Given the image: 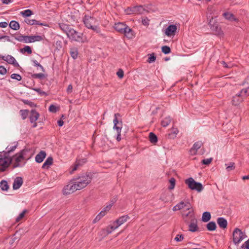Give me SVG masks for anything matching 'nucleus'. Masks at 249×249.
I'll return each mask as SVG.
<instances>
[{
    "label": "nucleus",
    "instance_id": "e433bc0d",
    "mask_svg": "<svg viewBox=\"0 0 249 249\" xmlns=\"http://www.w3.org/2000/svg\"><path fill=\"white\" fill-rule=\"evenodd\" d=\"M226 166V170L228 172L233 170L235 168V163L233 162H231L229 164H225Z\"/></svg>",
    "mask_w": 249,
    "mask_h": 249
},
{
    "label": "nucleus",
    "instance_id": "f704fd0d",
    "mask_svg": "<svg viewBox=\"0 0 249 249\" xmlns=\"http://www.w3.org/2000/svg\"><path fill=\"white\" fill-rule=\"evenodd\" d=\"M171 118L170 117H167L165 118L161 123V125L163 127L167 126L171 122Z\"/></svg>",
    "mask_w": 249,
    "mask_h": 249
},
{
    "label": "nucleus",
    "instance_id": "f03ea898",
    "mask_svg": "<svg viewBox=\"0 0 249 249\" xmlns=\"http://www.w3.org/2000/svg\"><path fill=\"white\" fill-rule=\"evenodd\" d=\"M83 21L85 26L88 29H91L97 34L101 36L104 35L101 34V30L99 25H96L97 20L95 18L88 15H85L83 18Z\"/></svg>",
    "mask_w": 249,
    "mask_h": 249
},
{
    "label": "nucleus",
    "instance_id": "c03bdc74",
    "mask_svg": "<svg viewBox=\"0 0 249 249\" xmlns=\"http://www.w3.org/2000/svg\"><path fill=\"white\" fill-rule=\"evenodd\" d=\"M32 62L34 64V66H35V67H39L40 69V70L43 71V72H44L45 71V69L44 68H43V67L36 60H32Z\"/></svg>",
    "mask_w": 249,
    "mask_h": 249
},
{
    "label": "nucleus",
    "instance_id": "39448f33",
    "mask_svg": "<svg viewBox=\"0 0 249 249\" xmlns=\"http://www.w3.org/2000/svg\"><path fill=\"white\" fill-rule=\"evenodd\" d=\"M0 154V172H4L13 161L12 157H9L5 154Z\"/></svg>",
    "mask_w": 249,
    "mask_h": 249
},
{
    "label": "nucleus",
    "instance_id": "5701e85b",
    "mask_svg": "<svg viewBox=\"0 0 249 249\" xmlns=\"http://www.w3.org/2000/svg\"><path fill=\"white\" fill-rule=\"evenodd\" d=\"M131 9L132 12L134 13V14H142L145 11L143 6L141 5L134 6L132 7Z\"/></svg>",
    "mask_w": 249,
    "mask_h": 249
},
{
    "label": "nucleus",
    "instance_id": "aec40b11",
    "mask_svg": "<svg viewBox=\"0 0 249 249\" xmlns=\"http://www.w3.org/2000/svg\"><path fill=\"white\" fill-rule=\"evenodd\" d=\"M129 218V217L127 215H125L120 217L119 218L116 219L113 223L114 224H117L118 226H120L124 222H126Z\"/></svg>",
    "mask_w": 249,
    "mask_h": 249
},
{
    "label": "nucleus",
    "instance_id": "864d4df0",
    "mask_svg": "<svg viewBox=\"0 0 249 249\" xmlns=\"http://www.w3.org/2000/svg\"><path fill=\"white\" fill-rule=\"evenodd\" d=\"M49 110L51 112L55 113L57 111V108L55 106L51 105L49 107Z\"/></svg>",
    "mask_w": 249,
    "mask_h": 249
},
{
    "label": "nucleus",
    "instance_id": "052dcab7",
    "mask_svg": "<svg viewBox=\"0 0 249 249\" xmlns=\"http://www.w3.org/2000/svg\"><path fill=\"white\" fill-rule=\"evenodd\" d=\"M117 75L120 78H122L124 77V71L122 69H119L117 72Z\"/></svg>",
    "mask_w": 249,
    "mask_h": 249
},
{
    "label": "nucleus",
    "instance_id": "79ce46f5",
    "mask_svg": "<svg viewBox=\"0 0 249 249\" xmlns=\"http://www.w3.org/2000/svg\"><path fill=\"white\" fill-rule=\"evenodd\" d=\"M161 51L162 52L165 54H169L171 52L170 48L167 46H162L161 48Z\"/></svg>",
    "mask_w": 249,
    "mask_h": 249
},
{
    "label": "nucleus",
    "instance_id": "09e8293b",
    "mask_svg": "<svg viewBox=\"0 0 249 249\" xmlns=\"http://www.w3.org/2000/svg\"><path fill=\"white\" fill-rule=\"evenodd\" d=\"M156 56L154 53H152L149 55L148 58L147 62L149 63L154 62L156 60Z\"/></svg>",
    "mask_w": 249,
    "mask_h": 249
},
{
    "label": "nucleus",
    "instance_id": "de8ad7c7",
    "mask_svg": "<svg viewBox=\"0 0 249 249\" xmlns=\"http://www.w3.org/2000/svg\"><path fill=\"white\" fill-rule=\"evenodd\" d=\"M11 78L13 79H16L18 81H20L22 77L20 75L17 73H13L11 75Z\"/></svg>",
    "mask_w": 249,
    "mask_h": 249
},
{
    "label": "nucleus",
    "instance_id": "13d9d810",
    "mask_svg": "<svg viewBox=\"0 0 249 249\" xmlns=\"http://www.w3.org/2000/svg\"><path fill=\"white\" fill-rule=\"evenodd\" d=\"M183 239V235L182 234H178L175 238V240L177 242L181 241Z\"/></svg>",
    "mask_w": 249,
    "mask_h": 249
},
{
    "label": "nucleus",
    "instance_id": "dca6fc26",
    "mask_svg": "<svg viewBox=\"0 0 249 249\" xmlns=\"http://www.w3.org/2000/svg\"><path fill=\"white\" fill-rule=\"evenodd\" d=\"M243 101V97L240 93H237L235 95L233 96L232 100V103L233 105L238 106Z\"/></svg>",
    "mask_w": 249,
    "mask_h": 249
},
{
    "label": "nucleus",
    "instance_id": "774afa93",
    "mask_svg": "<svg viewBox=\"0 0 249 249\" xmlns=\"http://www.w3.org/2000/svg\"><path fill=\"white\" fill-rule=\"evenodd\" d=\"M108 227L110 229V230H111L112 231H113L114 230L116 229L117 228H118L119 226H118V225L117 224H114L113 226H110Z\"/></svg>",
    "mask_w": 249,
    "mask_h": 249
},
{
    "label": "nucleus",
    "instance_id": "4be33fe9",
    "mask_svg": "<svg viewBox=\"0 0 249 249\" xmlns=\"http://www.w3.org/2000/svg\"><path fill=\"white\" fill-rule=\"evenodd\" d=\"M39 114L36 110L32 109L31 111V114L29 117L30 121L31 123H35L39 118Z\"/></svg>",
    "mask_w": 249,
    "mask_h": 249
},
{
    "label": "nucleus",
    "instance_id": "c756f323",
    "mask_svg": "<svg viewBox=\"0 0 249 249\" xmlns=\"http://www.w3.org/2000/svg\"><path fill=\"white\" fill-rule=\"evenodd\" d=\"M25 22L31 25H43L44 24L43 23H39V21H37L36 19H26L25 20Z\"/></svg>",
    "mask_w": 249,
    "mask_h": 249
},
{
    "label": "nucleus",
    "instance_id": "2f4dec72",
    "mask_svg": "<svg viewBox=\"0 0 249 249\" xmlns=\"http://www.w3.org/2000/svg\"><path fill=\"white\" fill-rule=\"evenodd\" d=\"M149 140L152 143H155L158 142L157 136L153 132H150L149 134Z\"/></svg>",
    "mask_w": 249,
    "mask_h": 249
},
{
    "label": "nucleus",
    "instance_id": "412c9836",
    "mask_svg": "<svg viewBox=\"0 0 249 249\" xmlns=\"http://www.w3.org/2000/svg\"><path fill=\"white\" fill-rule=\"evenodd\" d=\"M46 156V153L44 151H40L36 156L35 160L37 163L42 162Z\"/></svg>",
    "mask_w": 249,
    "mask_h": 249
},
{
    "label": "nucleus",
    "instance_id": "603ef678",
    "mask_svg": "<svg viewBox=\"0 0 249 249\" xmlns=\"http://www.w3.org/2000/svg\"><path fill=\"white\" fill-rule=\"evenodd\" d=\"M81 165V163L79 162L76 161L75 164L74 165L73 167H72V170L70 172L71 174H72L74 171H76L79 166Z\"/></svg>",
    "mask_w": 249,
    "mask_h": 249
},
{
    "label": "nucleus",
    "instance_id": "f8f14e48",
    "mask_svg": "<svg viewBox=\"0 0 249 249\" xmlns=\"http://www.w3.org/2000/svg\"><path fill=\"white\" fill-rule=\"evenodd\" d=\"M1 58L2 59V60L6 61L8 63L12 64L14 65L15 67H19L18 63L17 62L15 58L10 55H7L6 56H1Z\"/></svg>",
    "mask_w": 249,
    "mask_h": 249
},
{
    "label": "nucleus",
    "instance_id": "9b49d317",
    "mask_svg": "<svg viewBox=\"0 0 249 249\" xmlns=\"http://www.w3.org/2000/svg\"><path fill=\"white\" fill-rule=\"evenodd\" d=\"M208 18H211L209 21V25L210 26V28L212 31L215 32V34L218 35H220L221 34H223L222 31L221 30V29L220 27H219L217 24H212L213 20V18L212 17H211L210 16H209L208 17Z\"/></svg>",
    "mask_w": 249,
    "mask_h": 249
},
{
    "label": "nucleus",
    "instance_id": "9d476101",
    "mask_svg": "<svg viewBox=\"0 0 249 249\" xmlns=\"http://www.w3.org/2000/svg\"><path fill=\"white\" fill-rule=\"evenodd\" d=\"M118 116H120V114L119 113H115L114 114V118L113 120V129L116 130L117 133H121L122 128V122L120 121L119 122L117 119Z\"/></svg>",
    "mask_w": 249,
    "mask_h": 249
},
{
    "label": "nucleus",
    "instance_id": "4c0bfd02",
    "mask_svg": "<svg viewBox=\"0 0 249 249\" xmlns=\"http://www.w3.org/2000/svg\"><path fill=\"white\" fill-rule=\"evenodd\" d=\"M33 13L32 10L30 9L25 10L20 12V14L24 17H28L33 15Z\"/></svg>",
    "mask_w": 249,
    "mask_h": 249
},
{
    "label": "nucleus",
    "instance_id": "ddd939ff",
    "mask_svg": "<svg viewBox=\"0 0 249 249\" xmlns=\"http://www.w3.org/2000/svg\"><path fill=\"white\" fill-rule=\"evenodd\" d=\"M18 146V143H14L12 145H9L6 148L5 151H3L1 153L6 155L9 157H12L10 154L13 152Z\"/></svg>",
    "mask_w": 249,
    "mask_h": 249
},
{
    "label": "nucleus",
    "instance_id": "4d7b16f0",
    "mask_svg": "<svg viewBox=\"0 0 249 249\" xmlns=\"http://www.w3.org/2000/svg\"><path fill=\"white\" fill-rule=\"evenodd\" d=\"M34 90L37 92L40 95H47V94L45 91L41 90L40 89L36 88L34 89Z\"/></svg>",
    "mask_w": 249,
    "mask_h": 249
},
{
    "label": "nucleus",
    "instance_id": "7c9ffc66",
    "mask_svg": "<svg viewBox=\"0 0 249 249\" xmlns=\"http://www.w3.org/2000/svg\"><path fill=\"white\" fill-rule=\"evenodd\" d=\"M211 218V213L209 212H205L203 213L202 216V220L204 222L209 221Z\"/></svg>",
    "mask_w": 249,
    "mask_h": 249
},
{
    "label": "nucleus",
    "instance_id": "f257e3e1",
    "mask_svg": "<svg viewBox=\"0 0 249 249\" xmlns=\"http://www.w3.org/2000/svg\"><path fill=\"white\" fill-rule=\"evenodd\" d=\"M92 178V175L91 173H86L83 174L78 177L73 178V181L75 183L77 188L81 190L86 187L89 184Z\"/></svg>",
    "mask_w": 249,
    "mask_h": 249
},
{
    "label": "nucleus",
    "instance_id": "473e14b6",
    "mask_svg": "<svg viewBox=\"0 0 249 249\" xmlns=\"http://www.w3.org/2000/svg\"><path fill=\"white\" fill-rule=\"evenodd\" d=\"M216 228V225L214 222L211 221L207 225V229L209 231H213L215 230Z\"/></svg>",
    "mask_w": 249,
    "mask_h": 249
},
{
    "label": "nucleus",
    "instance_id": "0eeeda50",
    "mask_svg": "<svg viewBox=\"0 0 249 249\" xmlns=\"http://www.w3.org/2000/svg\"><path fill=\"white\" fill-rule=\"evenodd\" d=\"M232 236L233 242L235 245H238L241 241L247 237L245 233L238 228L234 229L232 233Z\"/></svg>",
    "mask_w": 249,
    "mask_h": 249
},
{
    "label": "nucleus",
    "instance_id": "393cba45",
    "mask_svg": "<svg viewBox=\"0 0 249 249\" xmlns=\"http://www.w3.org/2000/svg\"><path fill=\"white\" fill-rule=\"evenodd\" d=\"M217 222L220 227L222 229H225L227 227V221L223 217H219L217 219Z\"/></svg>",
    "mask_w": 249,
    "mask_h": 249
},
{
    "label": "nucleus",
    "instance_id": "338daca9",
    "mask_svg": "<svg viewBox=\"0 0 249 249\" xmlns=\"http://www.w3.org/2000/svg\"><path fill=\"white\" fill-rule=\"evenodd\" d=\"M8 23L6 22H0V27L5 28L7 26Z\"/></svg>",
    "mask_w": 249,
    "mask_h": 249
},
{
    "label": "nucleus",
    "instance_id": "58836bf2",
    "mask_svg": "<svg viewBox=\"0 0 249 249\" xmlns=\"http://www.w3.org/2000/svg\"><path fill=\"white\" fill-rule=\"evenodd\" d=\"M20 52L25 53L27 52L28 54H31L32 53L31 48L29 46H26L20 50Z\"/></svg>",
    "mask_w": 249,
    "mask_h": 249
},
{
    "label": "nucleus",
    "instance_id": "8fccbe9b",
    "mask_svg": "<svg viewBox=\"0 0 249 249\" xmlns=\"http://www.w3.org/2000/svg\"><path fill=\"white\" fill-rule=\"evenodd\" d=\"M33 42L35 41H40L43 40V37L40 36H31Z\"/></svg>",
    "mask_w": 249,
    "mask_h": 249
},
{
    "label": "nucleus",
    "instance_id": "c85d7f7f",
    "mask_svg": "<svg viewBox=\"0 0 249 249\" xmlns=\"http://www.w3.org/2000/svg\"><path fill=\"white\" fill-rule=\"evenodd\" d=\"M59 26L60 29L63 31L67 35L70 30L71 29V28L68 25L64 23H59Z\"/></svg>",
    "mask_w": 249,
    "mask_h": 249
},
{
    "label": "nucleus",
    "instance_id": "c9c22d12",
    "mask_svg": "<svg viewBox=\"0 0 249 249\" xmlns=\"http://www.w3.org/2000/svg\"><path fill=\"white\" fill-rule=\"evenodd\" d=\"M0 188L2 191H7L9 186L6 180H3L0 182Z\"/></svg>",
    "mask_w": 249,
    "mask_h": 249
},
{
    "label": "nucleus",
    "instance_id": "e2e57ef3",
    "mask_svg": "<svg viewBox=\"0 0 249 249\" xmlns=\"http://www.w3.org/2000/svg\"><path fill=\"white\" fill-rule=\"evenodd\" d=\"M24 36H25L20 35L16 36L15 39L20 42L24 41Z\"/></svg>",
    "mask_w": 249,
    "mask_h": 249
},
{
    "label": "nucleus",
    "instance_id": "7ed1b4c3",
    "mask_svg": "<svg viewBox=\"0 0 249 249\" xmlns=\"http://www.w3.org/2000/svg\"><path fill=\"white\" fill-rule=\"evenodd\" d=\"M182 216L185 223H188L189 220L191 221L189 225V230L190 231L195 232L198 230L197 220L195 218L194 213H192V211H190L187 213H182Z\"/></svg>",
    "mask_w": 249,
    "mask_h": 249
},
{
    "label": "nucleus",
    "instance_id": "37998d69",
    "mask_svg": "<svg viewBox=\"0 0 249 249\" xmlns=\"http://www.w3.org/2000/svg\"><path fill=\"white\" fill-rule=\"evenodd\" d=\"M28 112L29 111L27 109L20 110V115L23 120H25L27 118L28 115Z\"/></svg>",
    "mask_w": 249,
    "mask_h": 249
},
{
    "label": "nucleus",
    "instance_id": "6ab92c4d",
    "mask_svg": "<svg viewBox=\"0 0 249 249\" xmlns=\"http://www.w3.org/2000/svg\"><path fill=\"white\" fill-rule=\"evenodd\" d=\"M178 207L179 208V210L186 208V210L189 211V212L190 211H192V213H194L193 210L191 206V205L188 202L185 203L183 201H181L178 204Z\"/></svg>",
    "mask_w": 249,
    "mask_h": 249
},
{
    "label": "nucleus",
    "instance_id": "b1692460",
    "mask_svg": "<svg viewBox=\"0 0 249 249\" xmlns=\"http://www.w3.org/2000/svg\"><path fill=\"white\" fill-rule=\"evenodd\" d=\"M126 25L124 23L119 22L115 24L114 29L118 32L123 33Z\"/></svg>",
    "mask_w": 249,
    "mask_h": 249
},
{
    "label": "nucleus",
    "instance_id": "a18cd8bd",
    "mask_svg": "<svg viewBox=\"0 0 249 249\" xmlns=\"http://www.w3.org/2000/svg\"><path fill=\"white\" fill-rule=\"evenodd\" d=\"M169 182L170 183V185L169 186L168 188L170 190H172L175 188L176 184V179L174 178H171L169 179Z\"/></svg>",
    "mask_w": 249,
    "mask_h": 249
},
{
    "label": "nucleus",
    "instance_id": "20e7f679",
    "mask_svg": "<svg viewBox=\"0 0 249 249\" xmlns=\"http://www.w3.org/2000/svg\"><path fill=\"white\" fill-rule=\"evenodd\" d=\"M185 183L188 188L192 190H196L198 192H201L204 187L200 182H196L192 178H189L185 180Z\"/></svg>",
    "mask_w": 249,
    "mask_h": 249
},
{
    "label": "nucleus",
    "instance_id": "6e6d98bb",
    "mask_svg": "<svg viewBox=\"0 0 249 249\" xmlns=\"http://www.w3.org/2000/svg\"><path fill=\"white\" fill-rule=\"evenodd\" d=\"M212 161V158L204 159L202 160V163L205 165H209Z\"/></svg>",
    "mask_w": 249,
    "mask_h": 249
},
{
    "label": "nucleus",
    "instance_id": "f3484780",
    "mask_svg": "<svg viewBox=\"0 0 249 249\" xmlns=\"http://www.w3.org/2000/svg\"><path fill=\"white\" fill-rule=\"evenodd\" d=\"M124 35L128 38L132 39L135 37L134 32L133 30L126 25L123 33Z\"/></svg>",
    "mask_w": 249,
    "mask_h": 249
},
{
    "label": "nucleus",
    "instance_id": "69168bd1",
    "mask_svg": "<svg viewBox=\"0 0 249 249\" xmlns=\"http://www.w3.org/2000/svg\"><path fill=\"white\" fill-rule=\"evenodd\" d=\"M111 204H108L106 206V207H105L103 209V211L107 213V212H108L111 208Z\"/></svg>",
    "mask_w": 249,
    "mask_h": 249
},
{
    "label": "nucleus",
    "instance_id": "6e6552de",
    "mask_svg": "<svg viewBox=\"0 0 249 249\" xmlns=\"http://www.w3.org/2000/svg\"><path fill=\"white\" fill-rule=\"evenodd\" d=\"M77 190H79L77 188L76 185L74 183L73 179H71L70 183L64 187L63 193L64 195H67L73 193Z\"/></svg>",
    "mask_w": 249,
    "mask_h": 249
},
{
    "label": "nucleus",
    "instance_id": "ea45409f",
    "mask_svg": "<svg viewBox=\"0 0 249 249\" xmlns=\"http://www.w3.org/2000/svg\"><path fill=\"white\" fill-rule=\"evenodd\" d=\"M239 93L243 97L249 96V87L247 88L242 89L239 91Z\"/></svg>",
    "mask_w": 249,
    "mask_h": 249
},
{
    "label": "nucleus",
    "instance_id": "5fc2aeb1",
    "mask_svg": "<svg viewBox=\"0 0 249 249\" xmlns=\"http://www.w3.org/2000/svg\"><path fill=\"white\" fill-rule=\"evenodd\" d=\"M31 36H25L24 41L25 43H31L33 42Z\"/></svg>",
    "mask_w": 249,
    "mask_h": 249
},
{
    "label": "nucleus",
    "instance_id": "cd10ccee",
    "mask_svg": "<svg viewBox=\"0 0 249 249\" xmlns=\"http://www.w3.org/2000/svg\"><path fill=\"white\" fill-rule=\"evenodd\" d=\"M9 26L12 29L14 30H18L19 29V24L18 22L15 20L11 21L10 22Z\"/></svg>",
    "mask_w": 249,
    "mask_h": 249
},
{
    "label": "nucleus",
    "instance_id": "0e129e2a",
    "mask_svg": "<svg viewBox=\"0 0 249 249\" xmlns=\"http://www.w3.org/2000/svg\"><path fill=\"white\" fill-rule=\"evenodd\" d=\"M23 102L26 104V105H29L30 107H34L35 105V104L32 102H31V101H29L28 100H23Z\"/></svg>",
    "mask_w": 249,
    "mask_h": 249
},
{
    "label": "nucleus",
    "instance_id": "72a5a7b5",
    "mask_svg": "<svg viewBox=\"0 0 249 249\" xmlns=\"http://www.w3.org/2000/svg\"><path fill=\"white\" fill-rule=\"evenodd\" d=\"M70 54L71 57L75 59L77 58L78 56V50L76 48H71L70 50Z\"/></svg>",
    "mask_w": 249,
    "mask_h": 249
},
{
    "label": "nucleus",
    "instance_id": "a19ab883",
    "mask_svg": "<svg viewBox=\"0 0 249 249\" xmlns=\"http://www.w3.org/2000/svg\"><path fill=\"white\" fill-rule=\"evenodd\" d=\"M27 212V210H24L22 213H21L16 218V221L18 222L21 219H22L25 216V213Z\"/></svg>",
    "mask_w": 249,
    "mask_h": 249
},
{
    "label": "nucleus",
    "instance_id": "bb28decb",
    "mask_svg": "<svg viewBox=\"0 0 249 249\" xmlns=\"http://www.w3.org/2000/svg\"><path fill=\"white\" fill-rule=\"evenodd\" d=\"M53 163V159L52 157H49L45 161L42 166L43 169H48L49 167Z\"/></svg>",
    "mask_w": 249,
    "mask_h": 249
},
{
    "label": "nucleus",
    "instance_id": "2eb2a0df",
    "mask_svg": "<svg viewBox=\"0 0 249 249\" xmlns=\"http://www.w3.org/2000/svg\"><path fill=\"white\" fill-rule=\"evenodd\" d=\"M203 145V142L201 141L196 142L191 148L190 152L191 155H195L196 154L197 150L199 149Z\"/></svg>",
    "mask_w": 249,
    "mask_h": 249
},
{
    "label": "nucleus",
    "instance_id": "4468645a",
    "mask_svg": "<svg viewBox=\"0 0 249 249\" xmlns=\"http://www.w3.org/2000/svg\"><path fill=\"white\" fill-rule=\"evenodd\" d=\"M177 27L175 25H170L166 29L165 34L168 36H174L177 32Z\"/></svg>",
    "mask_w": 249,
    "mask_h": 249
},
{
    "label": "nucleus",
    "instance_id": "a878e982",
    "mask_svg": "<svg viewBox=\"0 0 249 249\" xmlns=\"http://www.w3.org/2000/svg\"><path fill=\"white\" fill-rule=\"evenodd\" d=\"M223 16L227 20L230 21H238V19L235 18L233 14L229 12H225L223 14Z\"/></svg>",
    "mask_w": 249,
    "mask_h": 249
},
{
    "label": "nucleus",
    "instance_id": "423d86ee",
    "mask_svg": "<svg viewBox=\"0 0 249 249\" xmlns=\"http://www.w3.org/2000/svg\"><path fill=\"white\" fill-rule=\"evenodd\" d=\"M83 36L82 33H79L72 28L70 30L67 34V36L70 39L76 42H84L85 40L83 38Z\"/></svg>",
    "mask_w": 249,
    "mask_h": 249
},
{
    "label": "nucleus",
    "instance_id": "1a4fd4ad",
    "mask_svg": "<svg viewBox=\"0 0 249 249\" xmlns=\"http://www.w3.org/2000/svg\"><path fill=\"white\" fill-rule=\"evenodd\" d=\"M13 160H14V162L13 165V168H16L20 166V162L24 160L23 159V152L22 153H17L13 157Z\"/></svg>",
    "mask_w": 249,
    "mask_h": 249
},
{
    "label": "nucleus",
    "instance_id": "bf43d9fd",
    "mask_svg": "<svg viewBox=\"0 0 249 249\" xmlns=\"http://www.w3.org/2000/svg\"><path fill=\"white\" fill-rule=\"evenodd\" d=\"M7 70L3 66H0V74L4 75L6 73Z\"/></svg>",
    "mask_w": 249,
    "mask_h": 249
},
{
    "label": "nucleus",
    "instance_id": "680f3d73",
    "mask_svg": "<svg viewBox=\"0 0 249 249\" xmlns=\"http://www.w3.org/2000/svg\"><path fill=\"white\" fill-rule=\"evenodd\" d=\"M149 20L147 18H145L142 19V22L143 25L148 26L149 25Z\"/></svg>",
    "mask_w": 249,
    "mask_h": 249
},
{
    "label": "nucleus",
    "instance_id": "a211bd4d",
    "mask_svg": "<svg viewBox=\"0 0 249 249\" xmlns=\"http://www.w3.org/2000/svg\"><path fill=\"white\" fill-rule=\"evenodd\" d=\"M23 183V179L21 177H17L14 181L13 188L14 190L19 189Z\"/></svg>",
    "mask_w": 249,
    "mask_h": 249
},
{
    "label": "nucleus",
    "instance_id": "3c124183",
    "mask_svg": "<svg viewBox=\"0 0 249 249\" xmlns=\"http://www.w3.org/2000/svg\"><path fill=\"white\" fill-rule=\"evenodd\" d=\"M29 151L27 149H24L22 150H21L19 153H22L23 152V159L24 160H28L29 159V157H28L26 155L27 153H28Z\"/></svg>",
    "mask_w": 249,
    "mask_h": 249
},
{
    "label": "nucleus",
    "instance_id": "49530a36",
    "mask_svg": "<svg viewBox=\"0 0 249 249\" xmlns=\"http://www.w3.org/2000/svg\"><path fill=\"white\" fill-rule=\"evenodd\" d=\"M32 77L34 78H37V79H43L45 77V74L42 73H35L32 75Z\"/></svg>",
    "mask_w": 249,
    "mask_h": 249
}]
</instances>
